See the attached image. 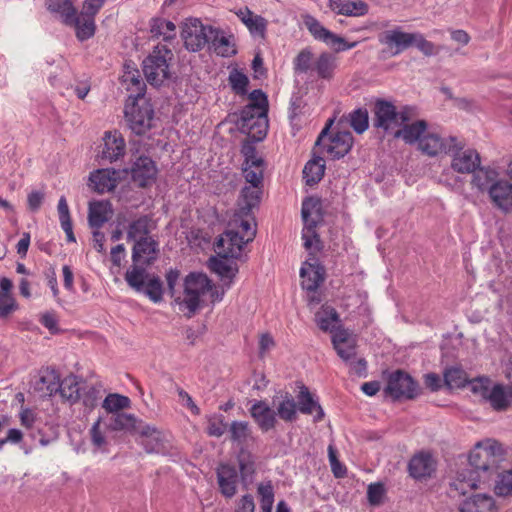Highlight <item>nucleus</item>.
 Listing matches in <instances>:
<instances>
[{
    "label": "nucleus",
    "mask_w": 512,
    "mask_h": 512,
    "mask_svg": "<svg viewBox=\"0 0 512 512\" xmlns=\"http://www.w3.org/2000/svg\"><path fill=\"white\" fill-rule=\"evenodd\" d=\"M121 83L130 92L127 102L144 97L146 85L137 69H130L129 66H126Z\"/></svg>",
    "instance_id": "28"
},
{
    "label": "nucleus",
    "mask_w": 512,
    "mask_h": 512,
    "mask_svg": "<svg viewBox=\"0 0 512 512\" xmlns=\"http://www.w3.org/2000/svg\"><path fill=\"white\" fill-rule=\"evenodd\" d=\"M104 147L102 149V158L110 162L123 156L125 151V141L121 133L117 131L106 132L103 138Z\"/></svg>",
    "instance_id": "29"
},
{
    "label": "nucleus",
    "mask_w": 512,
    "mask_h": 512,
    "mask_svg": "<svg viewBox=\"0 0 512 512\" xmlns=\"http://www.w3.org/2000/svg\"><path fill=\"white\" fill-rule=\"evenodd\" d=\"M473 173L471 184L481 192H489L491 187L499 180L496 169L491 167H478Z\"/></svg>",
    "instance_id": "37"
},
{
    "label": "nucleus",
    "mask_w": 512,
    "mask_h": 512,
    "mask_svg": "<svg viewBox=\"0 0 512 512\" xmlns=\"http://www.w3.org/2000/svg\"><path fill=\"white\" fill-rule=\"evenodd\" d=\"M448 494L459 501V512H498L493 497L476 482H451Z\"/></svg>",
    "instance_id": "4"
},
{
    "label": "nucleus",
    "mask_w": 512,
    "mask_h": 512,
    "mask_svg": "<svg viewBox=\"0 0 512 512\" xmlns=\"http://www.w3.org/2000/svg\"><path fill=\"white\" fill-rule=\"evenodd\" d=\"M334 120L329 119L326 126L319 134L316 146L322 152L326 153L331 159H340L344 157L352 148L353 136L349 131H338L335 134L328 135L330 126Z\"/></svg>",
    "instance_id": "8"
},
{
    "label": "nucleus",
    "mask_w": 512,
    "mask_h": 512,
    "mask_svg": "<svg viewBox=\"0 0 512 512\" xmlns=\"http://www.w3.org/2000/svg\"><path fill=\"white\" fill-rule=\"evenodd\" d=\"M337 66V59L329 53H322L314 63V69L318 76L323 79H330Z\"/></svg>",
    "instance_id": "44"
},
{
    "label": "nucleus",
    "mask_w": 512,
    "mask_h": 512,
    "mask_svg": "<svg viewBox=\"0 0 512 512\" xmlns=\"http://www.w3.org/2000/svg\"><path fill=\"white\" fill-rule=\"evenodd\" d=\"M333 347L344 361H350L356 354V340L354 336L344 329H337L332 335Z\"/></svg>",
    "instance_id": "24"
},
{
    "label": "nucleus",
    "mask_w": 512,
    "mask_h": 512,
    "mask_svg": "<svg viewBox=\"0 0 512 512\" xmlns=\"http://www.w3.org/2000/svg\"><path fill=\"white\" fill-rule=\"evenodd\" d=\"M215 34V28L205 26L197 18L186 19L181 26V37L185 47L193 52L200 51Z\"/></svg>",
    "instance_id": "11"
},
{
    "label": "nucleus",
    "mask_w": 512,
    "mask_h": 512,
    "mask_svg": "<svg viewBox=\"0 0 512 512\" xmlns=\"http://www.w3.org/2000/svg\"><path fill=\"white\" fill-rule=\"evenodd\" d=\"M319 203L314 199H306L302 204V218L304 228L302 238L306 250L321 251L323 248L319 235L316 233V225L320 218Z\"/></svg>",
    "instance_id": "12"
},
{
    "label": "nucleus",
    "mask_w": 512,
    "mask_h": 512,
    "mask_svg": "<svg viewBox=\"0 0 512 512\" xmlns=\"http://www.w3.org/2000/svg\"><path fill=\"white\" fill-rule=\"evenodd\" d=\"M156 173V166L149 157H139L131 168L132 179L140 187L150 184L154 180Z\"/></svg>",
    "instance_id": "25"
},
{
    "label": "nucleus",
    "mask_w": 512,
    "mask_h": 512,
    "mask_svg": "<svg viewBox=\"0 0 512 512\" xmlns=\"http://www.w3.org/2000/svg\"><path fill=\"white\" fill-rule=\"evenodd\" d=\"M149 30L153 38H162L165 41L172 40L176 36L175 24L161 17L150 20Z\"/></svg>",
    "instance_id": "40"
},
{
    "label": "nucleus",
    "mask_w": 512,
    "mask_h": 512,
    "mask_svg": "<svg viewBox=\"0 0 512 512\" xmlns=\"http://www.w3.org/2000/svg\"><path fill=\"white\" fill-rule=\"evenodd\" d=\"M173 53L165 45H157L143 60V72L148 83L161 86L171 78Z\"/></svg>",
    "instance_id": "6"
},
{
    "label": "nucleus",
    "mask_w": 512,
    "mask_h": 512,
    "mask_svg": "<svg viewBox=\"0 0 512 512\" xmlns=\"http://www.w3.org/2000/svg\"><path fill=\"white\" fill-rule=\"evenodd\" d=\"M315 321L322 331L331 332L333 335L336 331V325L339 322V315L334 308L323 306L315 314Z\"/></svg>",
    "instance_id": "41"
},
{
    "label": "nucleus",
    "mask_w": 512,
    "mask_h": 512,
    "mask_svg": "<svg viewBox=\"0 0 512 512\" xmlns=\"http://www.w3.org/2000/svg\"><path fill=\"white\" fill-rule=\"evenodd\" d=\"M245 160L243 162L242 173L246 180V185L241 189L237 200V207L233 217L229 221V232L221 240L230 242L234 248H230V253H237L239 244L244 241H252L256 236V222L254 210L258 208L263 187L264 161L257 157L255 148L251 144H244L241 150Z\"/></svg>",
    "instance_id": "1"
},
{
    "label": "nucleus",
    "mask_w": 512,
    "mask_h": 512,
    "mask_svg": "<svg viewBox=\"0 0 512 512\" xmlns=\"http://www.w3.org/2000/svg\"><path fill=\"white\" fill-rule=\"evenodd\" d=\"M312 53L308 50L301 51L295 59V69L306 72L311 67Z\"/></svg>",
    "instance_id": "62"
},
{
    "label": "nucleus",
    "mask_w": 512,
    "mask_h": 512,
    "mask_svg": "<svg viewBox=\"0 0 512 512\" xmlns=\"http://www.w3.org/2000/svg\"><path fill=\"white\" fill-rule=\"evenodd\" d=\"M400 127L394 133L395 138H401L407 144H418L427 130V123L424 120H418L413 123L408 121L401 124Z\"/></svg>",
    "instance_id": "32"
},
{
    "label": "nucleus",
    "mask_w": 512,
    "mask_h": 512,
    "mask_svg": "<svg viewBox=\"0 0 512 512\" xmlns=\"http://www.w3.org/2000/svg\"><path fill=\"white\" fill-rule=\"evenodd\" d=\"M148 453H162L168 448V434L152 425H142L138 430Z\"/></svg>",
    "instance_id": "21"
},
{
    "label": "nucleus",
    "mask_w": 512,
    "mask_h": 512,
    "mask_svg": "<svg viewBox=\"0 0 512 512\" xmlns=\"http://www.w3.org/2000/svg\"><path fill=\"white\" fill-rule=\"evenodd\" d=\"M350 124L357 133H363L368 128V112L357 109L350 114Z\"/></svg>",
    "instance_id": "53"
},
{
    "label": "nucleus",
    "mask_w": 512,
    "mask_h": 512,
    "mask_svg": "<svg viewBox=\"0 0 512 512\" xmlns=\"http://www.w3.org/2000/svg\"><path fill=\"white\" fill-rule=\"evenodd\" d=\"M309 31L313 34V36L319 40H323L327 37L330 32L326 28H324L316 19L310 17L305 21Z\"/></svg>",
    "instance_id": "61"
},
{
    "label": "nucleus",
    "mask_w": 512,
    "mask_h": 512,
    "mask_svg": "<svg viewBox=\"0 0 512 512\" xmlns=\"http://www.w3.org/2000/svg\"><path fill=\"white\" fill-rule=\"evenodd\" d=\"M124 112L128 126L135 134L142 135L152 127L154 110L144 97L127 102Z\"/></svg>",
    "instance_id": "9"
},
{
    "label": "nucleus",
    "mask_w": 512,
    "mask_h": 512,
    "mask_svg": "<svg viewBox=\"0 0 512 512\" xmlns=\"http://www.w3.org/2000/svg\"><path fill=\"white\" fill-rule=\"evenodd\" d=\"M325 171V162L322 157H317L310 160L303 169V177L306 184L313 185L318 183Z\"/></svg>",
    "instance_id": "43"
},
{
    "label": "nucleus",
    "mask_w": 512,
    "mask_h": 512,
    "mask_svg": "<svg viewBox=\"0 0 512 512\" xmlns=\"http://www.w3.org/2000/svg\"><path fill=\"white\" fill-rule=\"evenodd\" d=\"M90 186L97 193L113 191L119 181L118 173L111 169H99L90 175Z\"/></svg>",
    "instance_id": "26"
},
{
    "label": "nucleus",
    "mask_w": 512,
    "mask_h": 512,
    "mask_svg": "<svg viewBox=\"0 0 512 512\" xmlns=\"http://www.w3.org/2000/svg\"><path fill=\"white\" fill-rule=\"evenodd\" d=\"M218 480H234L237 477L235 466L230 464H221L217 469Z\"/></svg>",
    "instance_id": "64"
},
{
    "label": "nucleus",
    "mask_w": 512,
    "mask_h": 512,
    "mask_svg": "<svg viewBox=\"0 0 512 512\" xmlns=\"http://www.w3.org/2000/svg\"><path fill=\"white\" fill-rule=\"evenodd\" d=\"M329 7L337 14L359 17L368 13V5L364 1L329 0Z\"/></svg>",
    "instance_id": "33"
},
{
    "label": "nucleus",
    "mask_w": 512,
    "mask_h": 512,
    "mask_svg": "<svg viewBox=\"0 0 512 512\" xmlns=\"http://www.w3.org/2000/svg\"><path fill=\"white\" fill-rule=\"evenodd\" d=\"M469 464L483 477L512 480V462L504 457V450L497 441L486 439L477 442L469 454Z\"/></svg>",
    "instance_id": "2"
},
{
    "label": "nucleus",
    "mask_w": 512,
    "mask_h": 512,
    "mask_svg": "<svg viewBox=\"0 0 512 512\" xmlns=\"http://www.w3.org/2000/svg\"><path fill=\"white\" fill-rule=\"evenodd\" d=\"M229 83L237 94L243 95L247 91L249 80L246 75L234 70L229 75Z\"/></svg>",
    "instance_id": "55"
},
{
    "label": "nucleus",
    "mask_w": 512,
    "mask_h": 512,
    "mask_svg": "<svg viewBox=\"0 0 512 512\" xmlns=\"http://www.w3.org/2000/svg\"><path fill=\"white\" fill-rule=\"evenodd\" d=\"M145 266L141 264H134L130 270L125 274V280L130 287L135 289L137 292H142L145 286Z\"/></svg>",
    "instance_id": "46"
},
{
    "label": "nucleus",
    "mask_w": 512,
    "mask_h": 512,
    "mask_svg": "<svg viewBox=\"0 0 512 512\" xmlns=\"http://www.w3.org/2000/svg\"><path fill=\"white\" fill-rule=\"evenodd\" d=\"M275 414L285 422H293L297 419V403L294 398L286 393L273 400Z\"/></svg>",
    "instance_id": "35"
},
{
    "label": "nucleus",
    "mask_w": 512,
    "mask_h": 512,
    "mask_svg": "<svg viewBox=\"0 0 512 512\" xmlns=\"http://www.w3.org/2000/svg\"><path fill=\"white\" fill-rule=\"evenodd\" d=\"M100 425H101V420L98 419L91 427L90 429V435H91V441H92V444L97 448V449H104L106 444H107V441H106V438L103 434V432L101 431L100 429Z\"/></svg>",
    "instance_id": "59"
},
{
    "label": "nucleus",
    "mask_w": 512,
    "mask_h": 512,
    "mask_svg": "<svg viewBox=\"0 0 512 512\" xmlns=\"http://www.w3.org/2000/svg\"><path fill=\"white\" fill-rule=\"evenodd\" d=\"M456 146V137H441L438 133L428 130H426L418 143V149L430 157L450 153Z\"/></svg>",
    "instance_id": "15"
},
{
    "label": "nucleus",
    "mask_w": 512,
    "mask_h": 512,
    "mask_svg": "<svg viewBox=\"0 0 512 512\" xmlns=\"http://www.w3.org/2000/svg\"><path fill=\"white\" fill-rule=\"evenodd\" d=\"M155 229L154 221L147 215L133 220L127 229V239L135 242L151 238L150 232Z\"/></svg>",
    "instance_id": "31"
},
{
    "label": "nucleus",
    "mask_w": 512,
    "mask_h": 512,
    "mask_svg": "<svg viewBox=\"0 0 512 512\" xmlns=\"http://www.w3.org/2000/svg\"><path fill=\"white\" fill-rule=\"evenodd\" d=\"M210 279L203 273H190L184 280V291L175 301L181 310H187L186 316L191 318L204 305V298L212 290Z\"/></svg>",
    "instance_id": "5"
},
{
    "label": "nucleus",
    "mask_w": 512,
    "mask_h": 512,
    "mask_svg": "<svg viewBox=\"0 0 512 512\" xmlns=\"http://www.w3.org/2000/svg\"><path fill=\"white\" fill-rule=\"evenodd\" d=\"M472 390L487 399L495 410H504L508 407L507 395L500 385L491 388L487 379H479L472 383Z\"/></svg>",
    "instance_id": "20"
},
{
    "label": "nucleus",
    "mask_w": 512,
    "mask_h": 512,
    "mask_svg": "<svg viewBox=\"0 0 512 512\" xmlns=\"http://www.w3.org/2000/svg\"><path fill=\"white\" fill-rule=\"evenodd\" d=\"M210 43L212 44L215 52L218 55L227 57L235 53V49L230 44L229 39H227L223 35H220V32L217 29H215L214 36L210 38Z\"/></svg>",
    "instance_id": "50"
},
{
    "label": "nucleus",
    "mask_w": 512,
    "mask_h": 512,
    "mask_svg": "<svg viewBox=\"0 0 512 512\" xmlns=\"http://www.w3.org/2000/svg\"><path fill=\"white\" fill-rule=\"evenodd\" d=\"M230 439L238 444H244L251 437V429L248 422L233 421L229 427Z\"/></svg>",
    "instance_id": "48"
},
{
    "label": "nucleus",
    "mask_w": 512,
    "mask_h": 512,
    "mask_svg": "<svg viewBox=\"0 0 512 512\" xmlns=\"http://www.w3.org/2000/svg\"><path fill=\"white\" fill-rule=\"evenodd\" d=\"M444 380L449 388H459L465 385L467 378L460 368H449L444 373Z\"/></svg>",
    "instance_id": "51"
},
{
    "label": "nucleus",
    "mask_w": 512,
    "mask_h": 512,
    "mask_svg": "<svg viewBox=\"0 0 512 512\" xmlns=\"http://www.w3.org/2000/svg\"><path fill=\"white\" fill-rule=\"evenodd\" d=\"M108 428L112 431H137V418L129 413H114L109 419Z\"/></svg>",
    "instance_id": "42"
},
{
    "label": "nucleus",
    "mask_w": 512,
    "mask_h": 512,
    "mask_svg": "<svg viewBox=\"0 0 512 512\" xmlns=\"http://www.w3.org/2000/svg\"><path fill=\"white\" fill-rule=\"evenodd\" d=\"M328 456L334 476L336 478L345 477L346 468L339 462L336 450L331 445L328 447Z\"/></svg>",
    "instance_id": "60"
},
{
    "label": "nucleus",
    "mask_w": 512,
    "mask_h": 512,
    "mask_svg": "<svg viewBox=\"0 0 512 512\" xmlns=\"http://www.w3.org/2000/svg\"><path fill=\"white\" fill-rule=\"evenodd\" d=\"M250 103L240 115V129L255 141L265 138L268 131V100L262 90H253L249 95Z\"/></svg>",
    "instance_id": "3"
},
{
    "label": "nucleus",
    "mask_w": 512,
    "mask_h": 512,
    "mask_svg": "<svg viewBox=\"0 0 512 512\" xmlns=\"http://www.w3.org/2000/svg\"><path fill=\"white\" fill-rule=\"evenodd\" d=\"M63 24L73 27L76 38L81 42L92 38L96 32L95 19L79 15L77 9L74 11V15L70 16V19Z\"/></svg>",
    "instance_id": "27"
},
{
    "label": "nucleus",
    "mask_w": 512,
    "mask_h": 512,
    "mask_svg": "<svg viewBox=\"0 0 512 512\" xmlns=\"http://www.w3.org/2000/svg\"><path fill=\"white\" fill-rule=\"evenodd\" d=\"M46 6L49 11L59 14L63 23L67 22L76 10L71 0H46Z\"/></svg>",
    "instance_id": "47"
},
{
    "label": "nucleus",
    "mask_w": 512,
    "mask_h": 512,
    "mask_svg": "<svg viewBox=\"0 0 512 512\" xmlns=\"http://www.w3.org/2000/svg\"><path fill=\"white\" fill-rule=\"evenodd\" d=\"M178 396L184 406H186L194 415L200 414L199 407L194 403L192 397L182 388H177Z\"/></svg>",
    "instance_id": "63"
},
{
    "label": "nucleus",
    "mask_w": 512,
    "mask_h": 512,
    "mask_svg": "<svg viewBox=\"0 0 512 512\" xmlns=\"http://www.w3.org/2000/svg\"><path fill=\"white\" fill-rule=\"evenodd\" d=\"M413 33L404 32L400 28L385 30L378 36V41L384 46L383 52L389 56H397L411 47Z\"/></svg>",
    "instance_id": "16"
},
{
    "label": "nucleus",
    "mask_w": 512,
    "mask_h": 512,
    "mask_svg": "<svg viewBox=\"0 0 512 512\" xmlns=\"http://www.w3.org/2000/svg\"><path fill=\"white\" fill-rule=\"evenodd\" d=\"M60 388L57 393L64 401L73 404L76 403L81 397V391L88 389L92 396H84L83 402L86 406H93L97 393L94 387H87L85 382L74 374H69L64 379L60 380Z\"/></svg>",
    "instance_id": "13"
},
{
    "label": "nucleus",
    "mask_w": 512,
    "mask_h": 512,
    "mask_svg": "<svg viewBox=\"0 0 512 512\" xmlns=\"http://www.w3.org/2000/svg\"><path fill=\"white\" fill-rule=\"evenodd\" d=\"M299 411L303 414L313 415L314 421L319 422L324 417V411L320 404L313 398L307 387H302L298 394Z\"/></svg>",
    "instance_id": "34"
},
{
    "label": "nucleus",
    "mask_w": 512,
    "mask_h": 512,
    "mask_svg": "<svg viewBox=\"0 0 512 512\" xmlns=\"http://www.w3.org/2000/svg\"><path fill=\"white\" fill-rule=\"evenodd\" d=\"M385 392L393 399H413L418 395V385L409 374L397 370L390 374Z\"/></svg>",
    "instance_id": "14"
},
{
    "label": "nucleus",
    "mask_w": 512,
    "mask_h": 512,
    "mask_svg": "<svg viewBox=\"0 0 512 512\" xmlns=\"http://www.w3.org/2000/svg\"><path fill=\"white\" fill-rule=\"evenodd\" d=\"M227 429L222 415H213L208 418L207 433L213 437H221Z\"/></svg>",
    "instance_id": "54"
},
{
    "label": "nucleus",
    "mask_w": 512,
    "mask_h": 512,
    "mask_svg": "<svg viewBox=\"0 0 512 512\" xmlns=\"http://www.w3.org/2000/svg\"><path fill=\"white\" fill-rule=\"evenodd\" d=\"M158 242L153 238L135 242L132 248V261L134 264L150 265L158 256Z\"/></svg>",
    "instance_id": "23"
},
{
    "label": "nucleus",
    "mask_w": 512,
    "mask_h": 512,
    "mask_svg": "<svg viewBox=\"0 0 512 512\" xmlns=\"http://www.w3.org/2000/svg\"><path fill=\"white\" fill-rule=\"evenodd\" d=\"M150 300L153 302H159L162 300V283L159 278L150 279L146 286H144L143 291Z\"/></svg>",
    "instance_id": "56"
},
{
    "label": "nucleus",
    "mask_w": 512,
    "mask_h": 512,
    "mask_svg": "<svg viewBox=\"0 0 512 512\" xmlns=\"http://www.w3.org/2000/svg\"><path fill=\"white\" fill-rule=\"evenodd\" d=\"M413 112L414 109L412 107H404L402 110L397 111L393 103L379 99L374 105L373 124L377 128L389 131L412 120Z\"/></svg>",
    "instance_id": "7"
},
{
    "label": "nucleus",
    "mask_w": 512,
    "mask_h": 512,
    "mask_svg": "<svg viewBox=\"0 0 512 512\" xmlns=\"http://www.w3.org/2000/svg\"><path fill=\"white\" fill-rule=\"evenodd\" d=\"M308 251L310 256L300 270L301 285L307 291H315L324 280V268L319 265L315 257L319 251Z\"/></svg>",
    "instance_id": "18"
},
{
    "label": "nucleus",
    "mask_w": 512,
    "mask_h": 512,
    "mask_svg": "<svg viewBox=\"0 0 512 512\" xmlns=\"http://www.w3.org/2000/svg\"><path fill=\"white\" fill-rule=\"evenodd\" d=\"M411 39V46H416L424 55L431 56L437 53L435 45L426 40L420 33H413Z\"/></svg>",
    "instance_id": "57"
},
{
    "label": "nucleus",
    "mask_w": 512,
    "mask_h": 512,
    "mask_svg": "<svg viewBox=\"0 0 512 512\" xmlns=\"http://www.w3.org/2000/svg\"><path fill=\"white\" fill-rule=\"evenodd\" d=\"M451 168L461 174L474 172L481 163L479 153L474 149L463 150V145L457 141V146L451 152Z\"/></svg>",
    "instance_id": "19"
},
{
    "label": "nucleus",
    "mask_w": 512,
    "mask_h": 512,
    "mask_svg": "<svg viewBox=\"0 0 512 512\" xmlns=\"http://www.w3.org/2000/svg\"><path fill=\"white\" fill-rule=\"evenodd\" d=\"M130 405L131 400L127 396L111 393L104 399L102 407L106 412L113 415L114 413H121L122 410L129 408Z\"/></svg>",
    "instance_id": "45"
},
{
    "label": "nucleus",
    "mask_w": 512,
    "mask_h": 512,
    "mask_svg": "<svg viewBox=\"0 0 512 512\" xmlns=\"http://www.w3.org/2000/svg\"><path fill=\"white\" fill-rule=\"evenodd\" d=\"M260 495V509L261 512H272L274 504V492L270 484H261L258 487Z\"/></svg>",
    "instance_id": "52"
},
{
    "label": "nucleus",
    "mask_w": 512,
    "mask_h": 512,
    "mask_svg": "<svg viewBox=\"0 0 512 512\" xmlns=\"http://www.w3.org/2000/svg\"><path fill=\"white\" fill-rule=\"evenodd\" d=\"M60 376L55 369L47 368L41 373L40 379L36 384V389L44 396H53L57 394L60 386Z\"/></svg>",
    "instance_id": "39"
},
{
    "label": "nucleus",
    "mask_w": 512,
    "mask_h": 512,
    "mask_svg": "<svg viewBox=\"0 0 512 512\" xmlns=\"http://www.w3.org/2000/svg\"><path fill=\"white\" fill-rule=\"evenodd\" d=\"M105 0H85L82 4L80 13L81 16L95 19L97 13L102 9Z\"/></svg>",
    "instance_id": "58"
},
{
    "label": "nucleus",
    "mask_w": 512,
    "mask_h": 512,
    "mask_svg": "<svg viewBox=\"0 0 512 512\" xmlns=\"http://www.w3.org/2000/svg\"><path fill=\"white\" fill-rule=\"evenodd\" d=\"M251 416L259 428L267 432L276 425V414L264 401H258L250 409Z\"/></svg>",
    "instance_id": "30"
},
{
    "label": "nucleus",
    "mask_w": 512,
    "mask_h": 512,
    "mask_svg": "<svg viewBox=\"0 0 512 512\" xmlns=\"http://www.w3.org/2000/svg\"><path fill=\"white\" fill-rule=\"evenodd\" d=\"M368 502L372 506H380L387 499V489L383 482H372L367 488Z\"/></svg>",
    "instance_id": "49"
},
{
    "label": "nucleus",
    "mask_w": 512,
    "mask_h": 512,
    "mask_svg": "<svg viewBox=\"0 0 512 512\" xmlns=\"http://www.w3.org/2000/svg\"><path fill=\"white\" fill-rule=\"evenodd\" d=\"M111 216L112 209L108 201H96L89 204L88 220L92 228L99 229Z\"/></svg>",
    "instance_id": "36"
},
{
    "label": "nucleus",
    "mask_w": 512,
    "mask_h": 512,
    "mask_svg": "<svg viewBox=\"0 0 512 512\" xmlns=\"http://www.w3.org/2000/svg\"><path fill=\"white\" fill-rule=\"evenodd\" d=\"M437 459L430 451H420L412 456L408 464L410 476L419 478H432L437 470Z\"/></svg>",
    "instance_id": "17"
},
{
    "label": "nucleus",
    "mask_w": 512,
    "mask_h": 512,
    "mask_svg": "<svg viewBox=\"0 0 512 512\" xmlns=\"http://www.w3.org/2000/svg\"><path fill=\"white\" fill-rule=\"evenodd\" d=\"M229 232V228L226 232L219 238L216 243V252L219 258L212 257L210 259V267L211 269L217 273L221 278H226L231 281L236 273L238 272L237 264L230 258H237L240 256L243 247L249 243L250 241H244L239 244V250L237 253H230V248H234L232 245H229L230 242L224 243L221 245L220 242L223 238L226 237Z\"/></svg>",
    "instance_id": "10"
},
{
    "label": "nucleus",
    "mask_w": 512,
    "mask_h": 512,
    "mask_svg": "<svg viewBox=\"0 0 512 512\" xmlns=\"http://www.w3.org/2000/svg\"><path fill=\"white\" fill-rule=\"evenodd\" d=\"M491 203L504 213L512 211V183L499 179L488 192Z\"/></svg>",
    "instance_id": "22"
},
{
    "label": "nucleus",
    "mask_w": 512,
    "mask_h": 512,
    "mask_svg": "<svg viewBox=\"0 0 512 512\" xmlns=\"http://www.w3.org/2000/svg\"><path fill=\"white\" fill-rule=\"evenodd\" d=\"M243 24L249 29L251 34L263 37L265 34L267 21L259 15H255L250 9L245 7L235 12Z\"/></svg>",
    "instance_id": "38"
}]
</instances>
